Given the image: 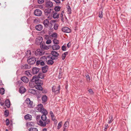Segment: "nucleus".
<instances>
[{
    "label": "nucleus",
    "mask_w": 131,
    "mask_h": 131,
    "mask_svg": "<svg viewBox=\"0 0 131 131\" xmlns=\"http://www.w3.org/2000/svg\"><path fill=\"white\" fill-rule=\"evenodd\" d=\"M37 112H40L43 114L41 117L42 121L40 119L37 122V124L39 126L42 127H45L46 124H49L50 123V120L49 119H47L46 115L48 114L47 111L45 109L43 105L41 104H39L37 107L36 108Z\"/></svg>",
    "instance_id": "nucleus-1"
},
{
    "label": "nucleus",
    "mask_w": 131,
    "mask_h": 131,
    "mask_svg": "<svg viewBox=\"0 0 131 131\" xmlns=\"http://www.w3.org/2000/svg\"><path fill=\"white\" fill-rule=\"evenodd\" d=\"M32 82H35V83L37 84L42 85L43 84V82L42 81L39 79L37 78L36 75L34 76L31 79Z\"/></svg>",
    "instance_id": "nucleus-2"
},
{
    "label": "nucleus",
    "mask_w": 131,
    "mask_h": 131,
    "mask_svg": "<svg viewBox=\"0 0 131 131\" xmlns=\"http://www.w3.org/2000/svg\"><path fill=\"white\" fill-rule=\"evenodd\" d=\"M51 54L52 55V57L51 58L52 60H54L57 59V57L59 54L57 52L54 51H51Z\"/></svg>",
    "instance_id": "nucleus-3"
},
{
    "label": "nucleus",
    "mask_w": 131,
    "mask_h": 131,
    "mask_svg": "<svg viewBox=\"0 0 131 131\" xmlns=\"http://www.w3.org/2000/svg\"><path fill=\"white\" fill-rule=\"evenodd\" d=\"M26 103L28 105V107L30 108H32L34 107L33 105V102L31 101L29 98H27L25 101Z\"/></svg>",
    "instance_id": "nucleus-4"
},
{
    "label": "nucleus",
    "mask_w": 131,
    "mask_h": 131,
    "mask_svg": "<svg viewBox=\"0 0 131 131\" xmlns=\"http://www.w3.org/2000/svg\"><path fill=\"white\" fill-rule=\"evenodd\" d=\"M40 47L41 49L46 50L49 49L51 47L50 45L46 46L44 41L42 42V43L40 45Z\"/></svg>",
    "instance_id": "nucleus-5"
},
{
    "label": "nucleus",
    "mask_w": 131,
    "mask_h": 131,
    "mask_svg": "<svg viewBox=\"0 0 131 131\" xmlns=\"http://www.w3.org/2000/svg\"><path fill=\"white\" fill-rule=\"evenodd\" d=\"M43 24L45 27L47 28L50 25V27H52V26L51 22H49L48 19H45L43 22Z\"/></svg>",
    "instance_id": "nucleus-6"
},
{
    "label": "nucleus",
    "mask_w": 131,
    "mask_h": 131,
    "mask_svg": "<svg viewBox=\"0 0 131 131\" xmlns=\"http://www.w3.org/2000/svg\"><path fill=\"white\" fill-rule=\"evenodd\" d=\"M43 39L42 37L41 36L38 37L36 39L35 43L36 44L40 45L43 42Z\"/></svg>",
    "instance_id": "nucleus-7"
},
{
    "label": "nucleus",
    "mask_w": 131,
    "mask_h": 131,
    "mask_svg": "<svg viewBox=\"0 0 131 131\" xmlns=\"http://www.w3.org/2000/svg\"><path fill=\"white\" fill-rule=\"evenodd\" d=\"M28 63L30 65L34 64L35 62L36 58L34 57H32L29 59H28L27 60Z\"/></svg>",
    "instance_id": "nucleus-8"
},
{
    "label": "nucleus",
    "mask_w": 131,
    "mask_h": 131,
    "mask_svg": "<svg viewBox=\"0 0 131 131\" xmlns=\"http://www.w3.org/2000/svg\"><path fill=\"white\" fill-rule=\"evenodd\" d=\"M56 87L55 86H53L52 87V92H54L55 94H57L59 93L60 89V86L59 85L57 88V90L56 89Z\"/></svg>",
    "instance_id": "nucleus-9"
},
{
    "label": "nucleus",
    "mask_w": 131,
    "mask_h": 131,
    "mask_svg": "<svg viewBox=\"0 0 131 131\" xmlns=\"http://www.w3.org/2000/svg\"><path fill=\"white\" fill-rule=\"evenodd\" d=\"M45 52L40 49H38L35 51V55L37 56H40L43 55Z\"/></svg>",
    "instance_id": "nucleus-10"
},
{
    "label": "nucleus",
    "mask_w": 131,
    "mask_h": 131,
    "mask_svg": "<svg viewBox=\"0 0 131 131\" xmlns=\"http://www.w3.org/2000/svg\"><path fill=\"white\" fill-rule=\"evenodd\" d=\"M42 14V11L39 9H37L34 11V14L36 16H41Z\"/></svg>",
    "instance_id": "nucleus-11"
},
{
    "label": "nucleus",
    "mask_w": 131,
    "mask_h": 131,
    "mask_svg": "<svg viewBox=\"0 0 131 131\" xmlns=\"http://www.w3.org/2000/svg\"><path fill=\"white\" fill-rule=\"evenodd\" d=\"M61 30L64 32L69 33L71 32L70 29L67 27H64L62 28Z\"/></svg>",
    "instance_id": "nucleus-12"
},
{
    "label": "nucleus",
    "mask_w": 131,
    "mask_h": 131,
    "mask_svg": "<svg viewBox=\"0 0 131 131\" xmlns=\"http://www.w3.org/2000/svg\"><path fill=\"white\" fill-rule=\"evenodd\" d=\"M39 68H38L35 67L33 68L32 70V73L34 74H37L39 72Z\"/></svg>",
    "instance_id": "nucleus-13"
},
{
    "label": "nucleus",
    "mask_w": 131,
    "mask_h": 131,
    "mask_svg": "<svg viewBox=\"0 0 131 131\" xmlns=\"http://www.w3.org/2000/svg\"><path fill=\"white\" fill-rule=\"evenodd\" d=\"M31 67L30 65L27 64H25L22 65L21 66V69H30Z\"/></svg>",
    "instance_id": "nucleus-14"
},
{
    "label": "nucleus",
    "mask_w": 131,
    "mask_h": 131,
    "mask_svg": "<svg viewBox=\"0 0 131 131\" xmlns=\"http://www.w3.org/2000/svg\"><path fill=\"white\" fill-rule=\"evenodd\" d=\"M53 17L54 19L58 18L59 17V14L56 11H53Z\"/></svg>",
    "instance_id": "nucleus-15"
},
{
    "label": "nucleus",
    "mask_w": 131,
    "mask_h": 131,
    "mask_svg": "<svg viewBox=\"0 0 131 131\" xmlns=\"http://www.w3.org/2000/svg\"><path fill=\"white\" fill-rule=\"evenodd\" d=\"M42 100L43 103L46 102L47 100V96L45 95H43L42 97Z\"/></svg>",
    "instance_id": "nucleus-16"
},
{
    "label": "nucleus",
    "mask_w": 131,
    "mask_h": 131,
    "mask_svg": "<svg viewBox=\"0 0 131 131\" xmlns=\"http://www.w3.org/2000/svg\"><path fill=\"white\" fill-rule=\"evenodd\" d=\"M51 10V9L49 8L46 9L44 11L45 15L47 16L49 15L50 14Z\"/></svg>",
    "instance_id": "nucleus-17"
},
{
    "label": "nucleus",
    "mask_w": 131,
    "mask_h": 131,
    "mask_svg": "<svg viewBox=\"0 0 131 131\" xmlns=\"http://www.w3.org/2000/svg\"><path fill=\"white\" fill-rule=\"evenodd\" d=\"M21 80L23 82L25 83H27L29 81L28 78L25 76L21 77Z\"/></svg>",
    "instance_id": "nucleus-18"
},
{
    "label": "nucleus",
    "mask_w": 131,
    "mask_h": 131,
    "mask_svg": "<svg viewBox=\"0 0 131 131\" xmlns=\"http://www.w3.org/2000/svg\"><path fill=\"white\" fill-rule=\"evenodd\" d=\"M53 3L50 1H48L46 3V6L48 7H52Z\"/></svg>",
    "instance_id": "nucleus-19"
},
{
    "label": "nucleus",
    "mask_w": 131,
    "mask_h": 131,
    "mask_svg": "<svg viewBox=\"0 0 131 131\" xmlns=\"http://www.w3.org/2000/svg\"><path fill=\"white\" fill-rule=\"evenodd\" d=\"M36 29L38 31H41L43 29L42 26L40 24L38 25L35 27Z\"/></svg>",
    "instance_id": "nucleus-20"
},
{
    "label": "nucleus",
    "mask_w": 131,
    "mask_h": 131,
    "mask_svg": "<svg viewBox=\"0 0 131 131\" xmlns=\"http://www.w3.org/2000/svg\"><path fill=\"white\" fill-rule=\"evenodd\" d=\"M24 118L26 120L30 121L31 120L32 117L31 115L27 114L25 116Z\"/></svg>",
    "instance_id": "nucleus-21"
},
{
    "label": "nucleus",
    "mask_w": 131,
    "mask_h": 131,
    "mask_svg": "<svg viewBox=\"0 0 131 131\" xmlns=\"http://www.w3.org/2000/svg\"><path fill=\"white\" fill-rule=\"evenodd\" d=\"M26 90L24 87L23 86H22L20 88L19 92L21 93H23L25 92Z\"/></svg>",
    "instance_id": "nucleus-22"
},
{
    "label": "nucleus",
    "mask_w": 131,
    "mask_h": 131,
    "mask_svg": "<svg viewBox=\"0 0 131 131\" xmlns=\"http://www.w3.org/2000/svg\"><path fill=\"white\" fill-rule=\"evenodd\" d=\"M48 66H45L42 68V71L43 73H46L48 71Z\"/></svg>",
    "instance_id": "nucleus-23"
},
{
    "label": "nucleus",
    "mask_w": 131,
    "mask_h": 131,
    "mask_svg": "<svg viewBox=\"0 0 131 131\" xmlns=\"http://www.w3.org/2000/svg\"><path fill=\"white\" fill-rule=\"evenodd\" d=\"M31 54V51L29 50H27L25 52V56L28 58L29 57Z\"/></svg>",
    "instance_id": "nucleus-24"
},
{
    "label": "nucleus",
    "mask_w": 131,
    "mask_h": 131,
    "mask_svg": "<svg viewBox=\"0 0 131 131\" xmlns=\"http://www.w3.org/2000/svg\"><path fill=\"white\" fill-rule=\"evenodd\" d=\"M60 48V46L58 45H54L52 46V48L54 50H58Z\"/></svg>",
    "instance_id": "nucleus-25"
},
{
    "label": "nucleus",
    "mask_w": 131,
    "mask_h": 131,
    "mask_svg": "<svg viewBox=\"0 0 131 131\" xmlns=\"http://www.w3.org/2000/svg\"><path fill=\"white\" fill-rule=\"evenodd\" d=\"M40 85L38 84L35 85V88L38 90L40 91H42L43 88L41 85Z\"/></svg>",
    "instance_id": "nucleus-26"
},
{
    "label": "nucleus",
    "mask_w": 131,
    "mask_h": 131,
    "mask_svg": "<svg viewBox=\"0 0 131 131\" xmlns=\"http://www.w3.org/2000/svg\"><path fill=\"white\" fill-rule=\"evenodd\" d=\"M25 74L28 77H31V71L30 70H27L25 72Z\"/></svg>",
    "instance_id": "nucleus-27"
},
{
    "label": "nucleus",
    "mask_w": 131,
    "mask_h": 131,
    "mask_svg": "<svg viewBox=\"0 0 131 131\" xmlns=\"http://www.w3.org/2000/svg\"><path fill=\"white\" fill-rule=\"evenodd\" d=\"M44 77V74L42 73H39L38 77L39 78H41V79H43Z\"/></svg>",
    "instance_id": "nucleus-28"
},
{
    "label": "nucleus",
    "mask_w": 131,
    "mask_h": 131,
    "mask_svg": "<svg viewBox=\"0 0 131 131\" xmlns=\"http://www.w3.org/2000/svg\"><path fill=\"white\" fill-rule=\"evenodd\" d=\"M5 105L7 107H9L10 105V102L9 100H6L5 101Z\"/></svg>",
    "instance_id": "nucleus-29"
},
{
    "label": "nucleus",
    "mask_w": 131,
    "mask_h": 131,
    "mask_svg": "<svg viewBox=\"0 0 131 131\" xmlns=\"http://www.w3.org/2000/svg\"><path fill=\"white\" fill-rule=\"evenodd\" d=\"M28 92H29L33 94H35L36 92L35 90L32 89H29Z\"/></svg>",
    "instance_id": "nucleus-30"
},
{
    "label": "nucleus",
    "mask_w": 131,
    "mask_h": 131,
    "mask_svg": "<svg viewBox=\"0 0 131 131\" xmlns=\"http://www.w3.org/2000/svg\"><path fill=\"white\" fill-rule=\"evenodd\" d=\"M42 59H47L45 57H42V58H41L40 59V60L37 61L36 62V64L37 65H38L39 64H40V62L41 61H42Z\"/></svg>",
    "instance_id": "nucleus-31"
},
{
    "label": "nucleus",
    "mask_w": 131,
    "mask_h": 131,
    "mask_svg": "<svg viewBox=\"0 0 131 131\" xmlns=\"http://www.w3.org/2000/svg\"><path fill=\"white\" fill-rule=\"evenodd\" d=\"M67 8L68 14H70L71 13V10L70 7L69 5H68L67 6Z\"/></svg>",
    "instance_id": "nucleus-32"
},
{
    "label": "nucleus",
    "mask_w": 131,
    "mask_h": 131,
    "mask_svg": "<svg viewBox=\"0 0 131 131\" xmlns=\"http://www.w3.org/2000/svg\"><path fill=\"white\" fill-rule=\"evenodd\" d=\"M113 119L112 116H110L109 117V119L108 120V123L109 124L111 123L113 121Z\"/></svg>",
    "instance_id": "nucleus-33"
},
{
    "label": "nucleus",
    "mask_w": 131,
    "mask_h": 131,
    "mask_svg": "<svg viewBox=\"0 0 131 131\" xmlns=\"http://www.w3.org/2000/svg\"><path fill=\"white\" fill-rule=\"evenodd\" d=\"M68 124H69V122H68L67 121L64 124L63 127V129H64V128H65L66 129H67L68 128Z\"/></svg>",
    "instance_id": "nucleus-34"
},
{
    "label": "nucleus",
    "mask_w": 131,
    "mask_h": 131,
    "mask_svg": "<svg viewBox=\"0 0 131 131\" xmlns=\"http://www.w3.org/2000/svg\"><path fill=\"white\" fill-rule=\"evenodd\" d=\"M54 9L55 10L54 11L57 12H58L60 10V7L59 6H56L54 8Z\"/></svg>",
    "instance_id": "nucleus-35"
},
{
    "label": "nucleus",
    "mask_w": 131,
    "mask_h": 131,
    "mask_svg": "<svg viewBox=\"0 0 131 131\" xmlns=\"http://www.w3.org/2000/svg\"><path fill=\"white\" fill-rule=\"evenodd\" d=\"M29 131H38L37 128H31L29 129Z\"/></svg>",
    "instance_id": "nucleus-36"
},
{
    "label": "nucleus",
    "mask_w": 131,
    "mask_h": 131,
    "mask_svg": "<svg viewBox=\"0 0 131 131\" xmlns=\"http://www.w3.org/2000/svg\"><path fill=\"white\" fill-rule=\"evenodd\" d=\"M52 60H48L47 62V64L49 65H52L53 63V62Z\"/></svg>",
    "instance_id": "nucleus-37"
},
{
    "label": "nucleus",
    "mask_w": 131,
    "mask_h": 131,
    "mask_svg": "<svg viewBox=\"0 0 131 131\" xmlns=\"http://www.w3.org/2000/svg\"><path fill=\"white\" fill-rule=\"evenodd\" d=\"M5 90L3 88H0V93L3 95L4 93Z\"/></svg>",
    "instance_id": "nucleus-38"
},
{
    "label": "nucleus",
    "mask_w": 131,
    "mask_h": 131,
    "mask_svg": "<svg viewBox=\"0 0 131 131\" xmlns=\"http://www.w3.org/2000/svg\"><path fill=\"white\" fill-rule=\"evenodd\" d=\"M99 16L100 18H102L103 16L102 12V11H99Z\"/></svg>",
    "instance_id": "nucleus-39"
},
{
    "label": "nucleus",
    "mask_w": 131,
    "mask_h": 131,
    "mask_svg": "<svg viewBox=\"0 0 131 131\" xmlns=\"http://www.w3.org/2000/svg\"><path fill=\"white\" fill-rule=\"evenodd\" d=\"M53 42L55 44H58L59 43V41L57 39H55L53 40Z\"/></svg>",
    "instance_id": "nucleus-40"
},
{
    "label": "nucleus",
    "mask_w": 131,
    "mask_h": 131,
    "mask_svg": "<svg viewBox=\"0 0 131 131\" xmlns=\"http://www.w3.org/2000/svg\"><path fill=\"white\" fill-rule=\"evenodd\" d=\"M4 114V115L5 116H8L9 114V112H8V111L7 110H5V111Z\"/></svg>",
    "instance_id": "nucleus-41"
},
{
    "label": "nucleus",
    "mask_w": 131,
    "mask_h": 131,
    "mask_svg": "<svg viewBox=\"0 0 131 131\" xmlns=\"http://www.w3.org/2000/svg\"><path fill=\"white\" fill-rule=\"evenodd\" d=\"M62 122H60L58 124V126H57V129H59L62 126Z\"/></svg>",
    "instance_id": "nucleus-42"
},
{
    "label": "nucleus",
    "mask_w": 131,
    "mask_h": 131,
    "mask_svg": "<svg viewBox=\"0 0 131 131\" xmlns=\"http://www.w3.org/2000/svg\"><path fill=\"white\" fill-rule=\"evenodd\" d=\"M58 27V24H55L53 26V28L54 29L56 30H57Z\"/></svg>",
    "instance_id": "nucleus-43"
},
{
    "label": "nucleus",
    "mask_w": 131,
    "mask_h": 131,
    "mask_svg": "<svg viewBox=\"0 0 131 131\" xmlns=\"http://www.w3.org/2000/svg\"><path fill=\"white\" fill-rule=\"evenodd\" d=\"M51 36L53 37L57 38V34L56 33H54L51 35Z\"/></svg>",
    "instance_id": "nucleus-44"
},
{
    "label": "nucleus",
    "mask_w": 131,
    "mask_h": 131,
    "mask_svg": "<svg viewBox=\"0 0 131 131\" xmlns=\"http://www.w3.org/2000/svg\"><path fill=\"white\" fill-rule=\"evenodd\" d=\"M37 2L39 4H42L44 2V0H37Z\"/></svg>",
    "instance_id": "nucleus-45"
},
{
    "label": "nucleus",
    "mask_w": 131,
    "mask_h": 131,
    "mask_svg": "<svg viewBox=\"0 0 131 131\" xmlns=\"http://www.w3.org/2000/svg\"><path fill=\"white\" fill-rule=\"evenodd\" d=\"M27 124H28L29 126H32L34 125V123L32 122H30L28 123H26V125L27 126H28V125H27Z\"/></svg>",
    "instance_id": "nucleus-46"
},
{
    "label": "nucleus",
    "mask_w": 131,
    "mask_h": 131,
    "mask_svg": "<svg viewBox=\"0 0 131 131\" xmlns=\"http://www.w3.org/2000/svg\"><path fill=\"white\" fill-rule=\"evenodd\" d=\"M6 124L7 126H8L9 124V121L8 119H7L5 121Z\"/></svg>",
    "instance_id": "nucleus-47"
},
{
    "label": "nucleus",
    "mask_w": 131,
    "mask_h": 131,
    "mask_svg": "<svg viewBox=\"0 0 131 131\" xmlns=\"http://www.w3.org/2000/svg\"><path fill=\"white\" fill-rule=\"evenodd\" d=\"M87 80L88 81H90V78L89 75L87 74L86 75Z\"/></svg>",
    "instance_id": "nucleus-48"
},
{
    "label": "nucleus",
    "mask_w": 131,
    "mask_h": 131,
    "mask_svg": "<svg viewBox=\"0 0 131 131\" xmlns=\"http://www.w3.org/2000/svg\"><path fill=\"white\" fill-rule=\"evenodd\" d=\"M66 46L63 45L62 47V50L65 51L66 50Z\"/></svg>",
    "instance_id": "nucleus-49"
},
{
    "label": "nucleus",
    "mask_w": 131,
    "mask_h": 131,
    "mask_svg": "<svg viewBox=\"0 0 131 131\" xmlns=\"http://www.w3.org/2000/svg\"><path fill=\"white\" fill-rule=\"evenodd\" d=\"M37 7L41 9H43V8L42 5H39L37 6Z\"/></svg>",
    "instance_id": "nucleus-50"
},
{
    "label": "nucleus",
    "mask_w": 131,
    "mask_h": 131,
    "mask_svg": "<svg viewBox=\"0 0 131 131\" xmlns=\"http://www.w3.org/2000/svg\"><path fill=\"white\" fill-rule=\"evenodd\" d=\"M105 129H104V131H106V129H107V128H108L109 126H108V124H106L105 125Z\"/></svg>",
    "instance_id": "nucleus-51"
},
{
    "label": "nucleus",
    "mask_w": 131,
    "mask_h": 131,
    "mask_svg": "<svg viewBox=\"0 0 131 131\" xmlns=\"http://www.w3.org/2000/svg\"><path fill=\"white\" fill-rule=\"evenodd\" d=\"M51 40L50 39L48 40H47L46 41V43L47 44H49L51 43Z\"/></svg>",
    "instance_id": "nucleus-52"
},
{
    "label": "nucleus",
    "mask_w": 131,
    "mask_h": 131,
    "mask_svg": "<svg viewBox=\"0 0 131 131\" xmlns=\"http://www.w3.org/2000/svg\"><path fill=\"white\" fill-rule=\"evenodd\" d=\"M88 91L89 93H90L91 94H93L94 93L93 92L91 89L89 90H88Z\"/></svg>",
    "instance_id": "nucleus-53"
},
{
    "label": "nucleus",
    "mask_w": 131,
    "mask_h": 131,
    "mask_svg": "<svg viewBox=\"0 0 131 131\" xmlns=\"http://www.w3.org/2000/svg\"><path fill=\"white\" fill-rule=\"evenodd\" d=\"M45 63L43 61H41L40 62V65L41 66H44L45 64Z\"/></svg>",
    "instance_id": "nucleus-54"
},
{
    "label": "nucleus",
    "mask_w": 131,
    "mask_h": 131,
    "mask_svg": "<svg viewBox=\"0 0 131 131\" xmlns=\"http://www.w3.org/2000/svg\"><path fill=\"white\" fill-rule=\"evenodd\" d=\"M50 113L51 117H54V115L52 111H50Z\"/></svg>",
    "instance_id": "nucleus-55"
},
{
    "label": "nucleus",
    "mask_w": 131,
    "mask_h": 131,
    "mask_svg": "<svg viewBox=\"0 0 131 131\" xmlns=\"http://www.w3.org/2000/svg\"><path fill=\"white\" fill-rule=\"evenodd\" d=\"M40 117V116L39 115H38L37 116H36V119L37 122L39 120V119Z\"/></svg>",
    "instance_id": "nucleus-56"
},
{
    "label": "nucleus",
    "mask_w": 131,
    "mask_h": 131,
    "mask_svg": "<svg viewBox=\"0 0 131 131\" xmlns=\"http://www.w3.org/2000/svg\"><path fill=\"white\" fill-rule=\"evenodd\" d=\"M52 120L54 122H56V121H57V119H56L54 117H51Z\"/></svg>",
    "instance_id": "nucleus-57"
},
{
    "label": "nucleus",
    "mask_w": 131,
    "mask_h": 131,
    "mask_svg": "<svg viewBox=\"0 0 131 131\" xmlns=\"http://www.w3.org/2000/svg\"><path fill=\"white\" fill-rule=\"evenodd\" d=\"M66 57V56H65V55H64L63 54L62 56V59L63 60H64V59Z\"/></svg>",
    "instance_id": "nucleus-58"
},
{
    "label": "nucleus",
    "mask_w": 131,
    "mask_h": 131,
    "mask_svg": "<svg viewBox=\"0 0 131 131\" xmlns=\"http://www.w3.org/2000/svg\"><path fill=\"white\" fill-rule=\"evenodd\" d=\"M68 52H64L63 54L66 56V55L68 54Z\"/></svg>",
    "instance_id": "nucleus-59"
},
{
    "label": "nucleus",
    "mask_w": 131,
    "mask_h": 131,
    "mask_svg": "<svg viewBox=\"0 0 131 131\" xmlns=\"http://www.w3.org/2000/svg\"><path fill=\"white\" fill-rule=\"evenodd\" d=\"M47 91L45 90H43V91H42V93H47Z\"/></svg>",
    "instance_id": "nucleus-60"
},
{
    "label": "nucleus",
    "mask_w": 131,
    "mask_h": 131,
    "mask_svg": "<svg viewBox=\"0 0 131 131\" xmlns=\"http://www.w3.org/2000/svg\"><path fill=\"white\" fill-rule=\"evenodd\" d=\"M56 21L54 20H51V21L50 22H51V24H52V23H54Z\"/></svg>",
    "instance_id": "nucleus-61"
},
{
    "label": "nucleus",
    "mask_w": 131,
    "mask_h": 131,
    "mask_svg": "<svg viewBox=\"0 0 131 131\" xmlns=\"http://www.w3.org/2000/svg\"><path fill=\"white\" fill-rule=\"evenodd\" d=\"M64 12L63 11H62L61 12L60 15H62H62H63V14L64 13Z\"/></svg>",
    "instance_id": "nucleus-62"
},
{
    "label": "nucleus",
    "mask_w": 131,
    "mask_h": 131,
    "mask_svg": "<svg viewBox=\"0 0 131 131\" xmlns=\"http://www.w3.org/2000/svg\"><path fill=\"white\" fill-rule=\"evenodd\" d=\"M47 128H44L42 129V131H47Z\"/></svg>",
    "instance_id": "nucleus-63"
},
{
    "label": "nucleus",
    "mask_w": 131,
    "mask_h": 131,
    "mask_svg": "<svg viewBox=\"0 0 131 131\" xmlns=\"http://www.w3.org/2000/svg\"><path fill=\"white\" fill-rule=\"evenodd\" d=\"M67 46L68 48H69L70 47V45H69V43H68L67 44Z\"/></svg>",
    "instance_id": "nucleus-64"
}]
</instances>
